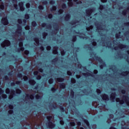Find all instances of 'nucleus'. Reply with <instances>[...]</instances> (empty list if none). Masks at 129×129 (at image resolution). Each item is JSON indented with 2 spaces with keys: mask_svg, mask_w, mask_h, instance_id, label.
Returning a JSON list of instances; mask_svg holds the SVG:
<instances>
[{
  "mask_svg": "<svg viewBox=\"0 0 129 129\" xmlns=\"http://www.w3.org/2000/svg\"><path fill=\"white\" fill-rule=\"evenodd\" d=\"M95 55V58L96 59V60H97V61H98V62H99V63H100V64H100L99 66V68H100V69H103V67H104V66L105 65V63H104V62H103V60L102 59L101 57H100V56H95V54H94V53L92 52V53L90 54V55Z\"/></svg>",
  "mask_w": 129,
  "mask_h": 129,
  "instance_id": "1",
  "label": "nucleus"
},
{
  "mask_svg": "<svg viewBox=\"0 0 129 129\" xmlns=\"http://www.w3.org/2000/svg\"><path fill=\"white\" fill-rule=\"evenodd\" d=\"M19 41V46L20 48H18L17 49V52H21V51H24L25 48L23 46L24 44L23 43V38H21L18 39Z\"/></svg>",
  "mask_w": 129,
  "mask_h": 129,
  "instance_id": "2",
  "label": "nucleus"
},
{
  "mask_svg": "<svg viewBox=\"0 0 129 129\" xmlns=\"http://www.w3.org/2000/svg\"><path fill=\"white\" fill-rule=\"evenodd\" d=\"M94 12V8H89L86 10V14L87 17H90L92 14V13Z\"/></svg>",
  "mask_w": 129,
  "mask_h": 129,
  "instance_id": "3",
  "label": "nucleus"
},
{
  "mask_svg": "<svg viewBox=\"0 0 129 129\" xmlns=\"http://www.w3.org/2000/svg\"><path fill=\"white\" fill-rule=\"evenodd\" d=\"M11 45V41L9 40H5L4 42L1 44V46L5 48V47H9Z\"/></svg>",
  "mask_w": 129,
  "mask_h": 129,
  "instance_id": "4",
  "label": "nucleus"
},
{
  "mask_svg": "<svg viewBox=\"0 0 129 129\" xmlns=\"http://www.w3.org/2000/svg\"><path fill=\"white\" fill-rule=\"evenodd\" d=\"M1 23L4 26H8V25H9V20H8V17H6L3 18L1 20Z\"/></svg>",
  "mask_w": 129,
  "mask_h": 129,
  "instance_id": "5",
  "label": "nucleus"
},
{
  "mask_svg": "<svg viewBox=\"0 0 129 129\" xmlns=\"http://www.w3.org/2000/svg\"><path fill=\"white\" fill-rule=\"evenodd\" d=\"M56 124L55 123H53V122L49 121L47 123H46V126L48 127V128L53 129L54 127H55Z\"/></svg>",
  "mask_w": 129,
  "mask_h": 129,
  "instance_id": "6",
  "label": "nucleus"
},
{
  "mask_svg": "<svg viewBox=\"0 0 129 129\" xmlns=\"http://www.w3.org/2000/svg\"><path fill=\"white\" fill-rule=\"evenodd\" d=\"M101 97L103 100H104V101H108V100H109L108 95L106 94L101 95Z\"/></svg>",
  "mask_w": 129,
  "mask_h": 129,
  "instance_id": "7",
  "label": "nucleus"
},
{
  "mask_svg": "<svg viewBox=\"0 0 129 129\" xmlns=\"http://www.w3.org/2000/svg\"><path fill=\"white\" fill-rule=\"evenodd\" d=\"M16 33L18 34V35H22V26L19 24L17 25V30Z\"/></svg>",
  "mask_w": 129,
  "mask_h": 129,
  "instance_id": "8",
  "label": "nucleus"
},
{
  "mask_svg": "<svg viewBox=\"0 0 129 129\" xmlns=\"http://www.w3.org/2000/svg\"><path fill=\"white\" fill-rule=\"evenodd\" d=\"M122 99L126 102V105L129 107V97H128V96H123Z\"/></svg>",
  "mask_w": 129,
  "mask_h": 129,
  "instance_id": "9",
  "label": "nucleus"
},
{
  "mask_svg": "<svg viewBox=\"0 0 129 129\" xmlns=\"http://www.w3.org/2000/svg\"><path fill=\"white\" fill-rule=\"evenodd\" d=\"M116 96V93L115 92H113L111 94L110 96V99L111 101H114L115 100V97Z\"/></svg>",
  "mask_w": 129,
  "mask_h": 129,
  "instance_id": "10",
  "label": "nucleus"
},
{
  "mask_svg": "<svg viewBox=\"0 0 129 129\" xmlns=\"http://www.w3.org/2000/svg\"><path fill=\"white\" fill-rule=\"evenodd\" d=\"M18 5L21 12H24V11H25V7H24V3L22 2H20Z\"/></svg>",
  "mask_w": 129,
  "mask_h": 129,
  "instance_id": "11",
  "label": "nucleus"
},
{
  "mask_svg": "<svg viewBox=\"0 0 129 129\" xmlns=\"http://www.w3.org/2000/svg\"><path fill=\"white\" fill-rule=\"evenodd\" d=\"M4 92H5L4 91V90H2V89L0 88V95H2V94H3L2 97L4 99H6V98H7L8 96H7V94H4Z\"/></svg>",
  "mask_w": 129,
  "mask_h": 129,
  "instance_id": "12",
  "label": "nucleus"
},
{
  "mask_svg": "<svg viewBox=\"0 0 129 129\" xmlns=\"http://www.w3.org/2000/svg\"><path fill=\"white\" fill-rule=\"evenodd\" d=\"M41 27H42V28H45V27H47L48 29H51V28H52L51 25H48L47 23H42L41 24Z\"/></svg>",
  "mask_w": 129,
  "mask_h": 129,
  "instance_id": "13",
  "label": "nucleus"
},
{
  "mask_svg": "<svg viewBox=\"0 0 129 129\" xmlns=\"http://www.w3.org/2000/svg\"><path fill=\"white\" fill-rule=\"evenodd\" d=\"M71 18V15L70 14H67L66 15V16L64 17V20L66 22H68Z\"/></svg>",
  "mask_w": 129,
  "mask_h": 129,
  "instance_id": "14",
  "label": "nucleus"
},
{
  "mask_svg": "<svg viewBox=\"0 0 129 129\" xmlns=\"http://www.w3.org/2000/svg\"><path fill=\"white\" fill-rule=\"evenodd\" d=\"M91 73H90L89 72H87L86 73H83V75L85 77V76H91L92 77H94V75H93V73L91 72Z\"/></svg>",
  "mask_w": 129,
  "mask_h": 129,
  "instance_id": "15",
  "label": "nucleus"
},
{
  "mask_svg": "<svg viewBox=\"0 0 129 129\" xmlns=\"http://www.w3.org/2000/svg\"><path fill=\"white\" fill-rule=\"evenodd\" d=\"M26 98H27L28 99H29V98H30V99H31V100H33V99H34V98H35V97L34 96V95H33V94H31L30 95L28 94H26Z\"/></svg>",
  "mask_w": 129,
  "mask_h": 129,
  "instance_id": "16",
  "label": "nucleus"
},
{
  "mask_svg": "<svg viewBox=\"0 0 129 129\" xmlns=\"http://www.w3.org/2000/svg\"><path fill=\"white\" fill-rule=\"evenodd\" d=\"M29 83L30 85H31V86H34V85L36 84V82L34 80L30 79L29 80Z\"/></svg>",
  "mask_w": 129,
  "mask_h": 129,
  "instance_id": "17",
  "label": "nucleus"
},
{
  "mask_svg": "<svg viewBox=\"0 0 129 129\" xmlns=\"http://www.w3.org/2000/svg\"><path fill=\"white\" fill-rule=\"evenodd\" d=\"M59 87L60 89H65L66 88V84L64 83H59Z\"/></svg>",
  "mask_w": 129,
  "mask_h": 129,
  "instance_id": "18",
  "label": "nucleus"
},
{
  "mask_svg": "<svg viewBox=\"0 0 129 129\" xmlns=\"http://www.w3.org/2000/svg\"><path fill=\"white\" fill-rule=\"evenodd\" d=\"M53 54H58V47L57 46H54L53 47Z\"/></svg>",
  "mask_w": 129,
  "mask_h": 129,
  "instance_id": "19",
  "label": "nucleus"
},
{
  "mask_svg": "<svg viewBox=\"0 0 129 129\" xmlns=\"http://www.w3.org/2000/svg\"><path fill=\"white\" fill-rule=\"evenodd\" d=\"M116 102H119L120 104H123L124 103V101L123 100H120L119 98H117L116 99Z\"/></svg>",
  "mask_w": 129,
  "mask_h": 129,
  "instance_id": "20",
  "label": "nucleus"
},
{
  "mask_svg": "<svg viewBox=\"0 0 129 129\" xmlns=\"http://www.w3.org/2000/svg\"><path fill=\"white\" fill-rule=\"evenodd\" d=\"M95 26L96 27L98 30H102V26L98 23H95Z\"/></svg>",
  "mask_w": 129,
  "mask_h": 129,
  "instance_id": "21",
  "label": "nucleus"
},
{
  "mask_svg": "<svg viewBox=\"0 0 129 129\" xmlns=\"http://www.w3.org/2000/svg\"><path fill=\"white\" fill-rule=\"evenodd\" d=\"M34 41L35 42V43L37 44V45H39L40 44V40H39L38 37H34L33 38Z\"/></svg>",
  "mask_w": 129,
  "mask_h": 129,
  "instance_id": "22",
  "label": "nucleus"
},
{
  "mask_svg": "<svg viewBox=\"0 0 129 129\" xmlns=\"http://www.w3.org/2000/svg\"><path fill=\"white\" fill-rule=\"evenodd\" d=\"M126 45L123 44H120L118 45V48H119V49H123L124 48H126Z\"/></svg>",
  "mask_w": 129,
  "mask_h": 129,
  "instance_id": "23",
  "label": "nucleus"
},
{
  "mask_svg": "<svg viewBox=\"0 0 129 129\" xmlns=\"http://www.w3.org/2000/svg\"><path fill=\"white\" fill-rule=\"evenodd\" d=\"M53 28H54L55 31H58V30L59 29V26L58 25V24L54 23V24L53 25Z\"/></svg>",
  "mask_w": 129,
  "mask_h": 129,
  "instance_id": "24",
  "label": "nucleus"
},
{
  "mask_svg": "<svg viewBox=\"0 0 129 129\" xmlns=\"http://www.w3.org/2000/svg\"><path fill=\"white\" fill-rule=\"evenodd\" d=\"M84 122L85 123H86V125L87 126H89V125H90V124L89 123V121H88V120L86 119H84V118H83Z\"/></svg>",
  "mask_w": 129,
  "mask_h": 129,
  "instance_id": "25",
  "label": "nucleus"
},
{
  "mask_svg": "<svg viewBox=\"0 0 129 129\" xmlns=\"http://www.w3.org/2000/svg\"><path fill=\"white\" fill-rule=\"evenodd\" d=\"M56 80L57 82H63L65 80L63 78H58Z\"/></svg>",
  "mask_w": 129,
  "mask_h": 129,
  "instance_id": "26",
  "label": "nucleus"
},
{
  "mask_svg": "<svg viewBox=\"0 0 129 129\" xmlns=\"http://www.w3.org/2000/svg\"><path fill=\"white\" fill-rule=\"evenodd\" d=\"M70 96L71 98H74V91L73 90H71Z\"/></svg>",
  "mask_w": 129,
  "mask_h": 129,
  "instance_id": "27",
  "label": "nucleus"
},
{
  "mask_svg": "<svg viewBox=\"0 0 129 129\" xmlns=\"http://www.w3.org/2000/svg\"><path fill=\"white\" fill-rule=\"evenodd\" d=\"M58 61V57H55L51 60L52 64H56V62Z\"/></svg>",
  "mask_w": 129,
  "mask_h": 129,
  "instance_id": "28",
  "label": "nucleus"
},
{
  "mask_svg": "<svg viewBox=\"0 0 129 129\" xmlns=\"http://www.w3.org/2000/svg\"><path fill=\"white\" fill-rule=\"evenodd\" d=\"M128 73V71L123 72L122 73H121V75H122V76H126V75H127Z\"/></svg>",
  "mask_w": 129,
  "mask_h": 129,
  "instance_id": "29",
  "label": "nucleus"
},
{
  "mask_svg": "<svg viewBox=\"0 0 129 129\" xmlns=\"http://www.w3.org/2000/svg\"><path fill=\"white\" fill-rule=\"evenodd\" d=\"M72 41L73 42V43L76 42V41H77V36H73L72 39Z\"/></svg>",
  "mask_w": 129,
  "mask_h": 129,
  "instance_id": "30",
  "label": "nucleus"
},
{
  "mask_svg": "<svg viewBox=\"0 0 129 129\" xmlns=\"http://www.w3.org/2000/svg\"><path fill=\"white\" fill-rule=\"evenodd\" d=\"M48 36V33L43 32L42 33V37L43 39H46V37Z\"/></svg>",
  "mask_w": 129,
  "mask_h": 129,
  "instance_id": "31",
  "label": "nucleus"
},
{
  "mask_svg": "<svg viewBox=\"0 0 129 129\" xmlns=\"http://www.w3.org/2000/svg\"><path fill=\"white\" fill-rule=\"evenodd\" d=\"M52 118H53V117H52V116H47L46 117V119L48 120V122H49V121H52Z\"/></svg>",
  "mask_w": 129,
  "mask_h": 129,
  "instance_id": "32",
  "label": "nucleus"
},
{
  "mask_svg": "<svg viewBox=\"0 0 129 129\" xmlns=\"http://www.w3.org/2000/svg\"><path fill=\"white\" fill-rule=\"evenodd\" d=\"M57 10V7L55 6H53L52 8L50 9L51 12H53L54 11H56Z\"/></svg>",
  "mask_w": 129,
  "mask_h": 129,
  "instance_id": "33",
  "label": "nucleus"
},
{
  "mask_svg": "<svg viewBox=\"0 0 129 129\" xmlns=\"http://www.w3.org/2000/svg\"><path fill=\"white\" fill-rule=\"evenodd\" d=\"M59 110H60L61 112H65V109L63 107V106H59Z\"/></svg>",
  "mask_w": 129,
  "mask_h": 129,
  "instance_id": "34",
  "label": "nucleus"
},
{
  "mask_svg": "<svg viewBox=\"0 0 129 129\" xmlns=\"http://www.w3.org/2000/svg\"><path fill=\"white\" fill-rule=\"evenodd\" d=\"M31 25L32 26V27H36L37 26V22H36V21H32L31 22Z\"/></svg>",
  "mask_w": 129,
  "mask_h": 129,
  "instance_id": "35",
  "label": "nucleus"
},
{
  "mask_svg": "<svg viewBox=\"0 0 129 129\" xmlns=\"http://www.w3.org/2000/svg\"><path fill=\"white\" fill-rule=\"evenodd\" d=\"M115 36L116 39H119L120 37V32H119L118 33H116Z\"/></svg>",
  "mask_w": 129,
  "mask_h": 129,
  "instance_id": "36",
  "label": "nucleus"
},
{
  "mask_svg": "<svg viewBox=\"0 0 129 129\" xmlns=\"http://www.w3.org/2000/svg\"><path fill=\"white\" fill-rule=\"evenodd\" d=\"M77 23H78V20H75L74 21H72L70 24L71 25H75V24H77Z\"/></svg>",
  "mask_w": 129,
  "mask_h": 129,
  "instance_id": "37",
  "label": "nucleus"
},
{
  "mask_svg": "<svg viewBox=\"0 0 129 129\" xmlns=\"http://www.w3.org/2000/svg\"><path fill=\"white\" fill-rule=\"evenodd\" d=\"M53 82H54V80L53 78H50L48 80L49 84H52Z\"/></svg>",
  "mask_w": 129,
  "mask_h": 129,
  "instance_id": "38",
  "label": "nucleus"
},
{
  "mask_svg": "<svg viewBox=\"0 0 129 129\" xmlns=\"http://www.w3.org/2000/svg\"><path fill=\"white\" fill-rule=\"evenodd\" d=\"M127 14V12L125 9L122 11V15H123V16H126Z\"/></svg>",
  "mask_w": 129,
  "mask_h": 129,
  "instance_id": "39",
  "label": "nucleus"
},
{
  "mask_svg": "<svg viewBox=\"0 0 129 129\" xmlns=\"http://www.w3.org/2000/svg\"><path fill=\"white\" fill-rule=\"evenodd\" d=\"M71 82L73 84H74L76 83V80H75V79L72 78L71 79Z\"/></svg>",
  "mask_w": 129,
  "mask_h": 129,
  "instance_id": "40",
  "label": "nucleus"
},
{
  "mask_svg": "<svg viewBox=\"0 0 129 129\" xmlns=\"http://www.w3.org/2000/svg\"><path fill=\"white\" fill-rule=\"evenodd\" d=\"M69 125L70 126H75V122H70L69 123Z\"/></svg>",
  "mask_w": 129,
  "mask_h": 129,
  "instance_id": "41",
  "label": "nucleus"
},
{
  "mask_svg": "<svg viewBox=\"0 0 129 129\" xmlns=\"http://www.w3.org/2000/svg\"><path fill=\"white\" fill-rule=\"evenodd\" d=\"M21 93H22V91L20 89H16L17 94H21Z\"/></svg>",
  "mask_w": 129,
  "mask_h": 129,
  "instance_id": "42",
  "label": "nucleus"
},
{
  "mask_svg": "<svg viewBox=\"0 0 129 129\" xmlns=\"http://www.w3.org/2000/svg\"><path fill=\"white\" fill-rule=\"evenodd\" d=\"M25 19H26V20H29V19H30V15L28 14H26L25 15Z\"/></svg>",
  "mask_w": 129,
  "mask_h": 129,
  "instance_id": "43",
  "label": "nucleus"
},
{
  "mask_svg": "<svg viewBox=\"0 0 129 129\" xmlns=\"http://www.w3.org/2000/svg\"><path fill=\"white\" fill-rule=\"evenodd\" d=\"M61 8L62 9H67V6L64 4H62L61 5Z\"/></svg>",
  "mask_w": 129,
  "mask_h": 129,
  "instance_id": "44",
  "label": "nucleus"
},
{
  "mask_svg": "<svg viewBox=\"0 0 129 129\" xmlns=\"http://www.w3.org/2000/svg\"><path fill=\"white\" fill-rule=\"evenodd\" d=\"M0 9L2 11H4L5 10V5H4V4H2L0 5Z\"/></svg>",
  "mask_w": 129,
  "mask_h": 129,
  "instance_id": "45",
  "label": "nucleus"
},
{
  "mask_svg": "<svg viewBox=\"0 0 129 129\" xmlns=\"http://www.w3.org/2000/svg\"><path fill=\"white\" fill-rule=\"evenodd\" d=\"M17 22L18 24H19L20 25H21V24H23V21L21 19H18L17 20Z\"/></svg>",
  "mask_w": 129,
  "mask_h": 129,
  "instance_id": "46",
  "label": "nucleus"
},
{
  "mask_svg": "<svg viewBox=\"0 0 129 129\" xmlns=\"http://www.w3.org/2000/svg\"><path fill=\"white\" fill-rule=\"evenodd\" d=\"M60 54L61 55V56H64V55H65V54H66V52H65V50H63L60 51Z\"/></svg>",
  "mask_w": 129,
  "mask_h": 129,
  "instance_id": "47",
  "label": "nucleus"
},
{
  "mask_svg": "<svg viewBox=\"0 0 129 129\" xmlns=\"http://www.w3.org/2000/svg\"><path fill=\"white\" fill-rule=\"evenodd\" d=\"M103 9H104V6L100 5L99 8V10H100V11H102Z\"/></svg>",
  "mask_w": 129,
  "mask_h": 129,
  "instance_id": "48",
  "label": "nucleus"
},
{
  "mask_svg": "<svg viewBox=\"0 0 129 129\" xmlns=\"http://www.w3.org/2000/svg\"><path fill=\"white\" fill-rule=\"evenodd\" d=\"M51 91H52V92H55V91H57V89L55 87H52L51 88Z\"/></svg>",
  "mask_w": 129,
  "mask_h": 129,
  "instance_id": "49",
  "label": "nucleus"
},
{
  "mask_svg": "<svg viewBox=\"0 0 129 129\" xmlns=\"http://www.w3.org/2000/svg\"><path fill=\"white\" fill-rule=\"evenodd\" d=\"M39 74V72L37 71H35L33 72V75H34V76H37V75Z\"/></svg>",
  "mask_w": 129,
  "mask_h": 129,
  "instance_id": "50",
  "label": "nucleus"
},
{
  "mask_svg": "<svg viewBox=\"0 0 129 129\" xmlns=\"http://www.w3.org/2000/svg\"><path fill=\"white\" fill-rule=\"evenodd\" d=\"M63 12H64V10H63L62 9H59L58 10V13L59 15H61V14H63Z\"/></svg>",
  "mask_w": 129,
  "mask_h": 129,
  "instance_id": "51",
  "label": "nucleus"
},
{
  "mask_svg": "<svg viewBox=\"0 0 129 129\" xmlns=\"http://www.w3.org/2000/svg\"><path fill=\"white\" fill-rule=\"evenodd\" d=\"M9 109L13 110L14 109V105H13L12 104H10L9 105Z\"/></svg>",
  "mask_w": 129,
  "mask_h": 129,
  "instance_id": "52",
  "label": "nucleus"
},
{
  "mask_svg": "<svg viewBox=\"0 0 129 129\" xmlns=\"http://www.w3.org/2000/svg\"><path fill=\"white\" fill-rule=\"evenodd\" d=\"M13 6L15 10H18L19 9V7H18V4H14Z\"/></svg>",
  "mask_w": 129,
  "mask_h": 129,
  "instance_id": "53",
  "label": "nucleus"
},
{
  "mask_svg": "<svg viewBox=\"0 0 129 129\" xmlns=\"http://www.w3.org/2000/svg\"><path fill=\"white\" fill-rule=\"evenodd\" d=\"M17 77H18V78H23V74L21 73L18 74Z\"/></svg>",
  "mask_w": 129,
  "mask_h": 129,
  "instance_id": "54",
  "label": "nucleus"
},
{
  "mask_svg": "<svg viewBox=\"0 0 129 129\" xmlns=\"http://www.w3.org/2000/svg\"><path fill=\"white\" fill-rule=\"evenodd\" d=\"M41 78H42V76H41V75H38L36 76L37 80H40Z\"/></svg>",
  "mask_w": 129,
  "mask_h": 129,
  "instance_id": "55",
  "label": "nucleus"
},
{
  "mask_svg": "<svg viewBox=\"0 0 129 129\" xmlns=\"http://www.w3.org/2000/svg\"><path fill=\"white\" fill-rule=\"evenodd\" d=\"M93 28V26L91 25L90 27H88L87 28V31H89L90 29L92 30Z\"/></svg>",
  "mask_w": 129,
  "mask_h": 129,
  "instance_id": "56",
  "label": "nucleus"
},
{
  "mask_svg": "<svg viewBox=\"0 0 129 129\" xmlns=\"http://www.w3.org/2000/svg\"><path fill=\"white\" fill-rule=\"evenodd\" d=\"M68 5L69 7H72V6H73V2H72V1L68 2Z\"/></svg>",
  "mask_w": 129,
  "mask_h": 129,
  "instance_id": "57",
  "label": "nucleus"
},
{
  "mask_svg": "<svg viewBox=\"0 0 129 129\" xmlns=\"http://www.w3.org/2000/svg\"><path fill=\"white\" fill-rule=\"evenodd\" d=\"M35 98H36V99H41V96H40V95H36L35 96Z\"/></svg>",
  "mask_w": 129,
  "mask_h": 129,
  "instance_id": "58",
  "label": "nucleus"
},
{
  "mask_svg": "<svg viewBox=\"0 0 129 129\" xmlns=\"http://www.w3.org/2000/svg\"><path fill=\"white\" fill-rule=\"evenodd\" d=\"M25 55H28L30 54V51L28 50H25L24 51Z\"/></svg>",
  "mask_w": 129,
  "mask_h": 129,
  "instance_id": "59",
  "label": "nucleus"
},
{
  "mask_svg": "<svg viewBox=\"0 0 129 129\" xmlns=\"http://www.w3.org/2000/svg\"><path fill=\"white\" fill-rule=\"evenodd\" d=\"M6 92L7 94H10V93L11 92V90H10V89L7 88L6 90Z\"/></svg>",
  "mask_w": 129,
  "mask_h": 129,
  "instance_id": "60",
  "label": "nucleus"
},
{
  "mask_svg": "<svg viewBox=\"0 0 129 129\" xmlns=\"http://www.w3.org/2000/svg\"><path fill=\"white\" fill-rule=\"evenodd\" d=\"M9 114H13L14 113V110H9L8 111Z\"/></svg>",
  "mask_w": 129,
  "mask_h": 129,
  "instance_id": "61",
  "label": "nucleus"
},
{
  "mask_svg": "<svg viewBox=\"0 0 129 129\" xmlns=\"http://www.w3.org/2000/svg\"><path fill=\"white\" fill-rule=\"evenodd\" d=\"M38 9L40 10H44V6H43L42 5H39L38 6Z\"/></svg>",
  "mask_w": 129,
  "mask_h": 129,
  "instance_id": "62",
  "label": "nucleus"
},
{
  "mask_svg": "<svg viewBox=\"0 0 129 129\" xmlns=\"http://www.w3.org/2000/svg\"><path fill=\"white\" fill-rule=\"evenodd\" d=\"M96 92L98 94H100V93H101V90L99 89H97Z\"/></svg>",
  "mask_w": 129,
  "mask_h": 129,
  "instance_id": "63",
  "label": "nucleus"
},
{
  "mask_svg": "<svg viewBox=\"0 0 129 129\" xmlns=\"http://www.w3.org/2000/svg\"><path fill=\"white\" fill-rule=\"evenodd\" d=\"M42 4L43 5H48V1H46V0H44L43 2H42Z\"/></svg>",
  "mask_w": 129,
  "mask_h": 129,
  "instance_id": "64",
  "label": "nucleus"
}]
</instances>
